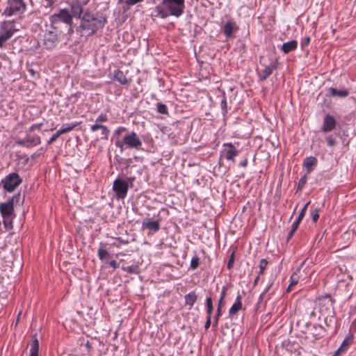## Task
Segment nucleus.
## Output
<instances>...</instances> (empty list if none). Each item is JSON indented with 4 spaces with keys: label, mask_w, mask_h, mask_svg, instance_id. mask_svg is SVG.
Masks as SVG:
<instances>
[{
    "label": "nucleus",
    "mask_w": 356,
    "mask_h": 356,
    "mask_svg": "<svg viewBox=\"0 0 356 356\" xmlns=\"http://www.w3.org/2000/svg\"><path fill=\"white\" fill-rule=\"evenodd\" d=\"M90 0H84L83 4L75 0L68 3V6L58 9L57 13L49 17V22L53 29L57 31L61 29V24L73 25V18L80 17L83 13V6L86 5Z\"/></svg>",
    "instance_id": "f257e3e1"
},
{
    "label": "nucleus",
    "mask_w": 356,
    "mask_h": 356,
    "mask_svg": "<svg viewBox=\"0 0 356 356\" xmlns=\"http://www.w3.org/2000/svg\"><path fill=\"white\" fill-rule=\"evenodd\" d=\"M80 24L76 28V31L81 35L89 37L102 29L107 23L105 15L99 13H93L89 9L83 10L80 17Z\"/></svg>",
    "instance_id": "f03ea898"
},
{
    "label": "nucleus",
    "mask_w": 356,
    "mask_h": 356,
    "mask_svg": "<svg viewBox=\"0 0 356 356\" xmlns=\"http://www.w3.org/2000/svg\"><path fill=\"white\" fill-rule=\"evenodd\" d=\"M26 10V4L24 0H7V7L3 15L10 17L16 14H23Z\"/></svg>",
    "instance_id": "7ed1b4c3"
},
{
    "label": "nucleus",
    "mask_w": 356,
    "mask_h": 356,
    "mask_svg": "<svg viewBox=\"0 0 356 356\" xmlns=\"http://www.w3.org/2000/svg\"><path fill=\"white\" fill-rule=\"evenodd\" d=\"M162 5L170 15L179 17L184 13V0H163Z\"/></svg>",
    "instance_id": "20e7f679"
},
{
    "label": "nucleus",
    "mask_w": 356,
    "mask_h": 356,
    "mask_svg": "<svg viewBox=\"0 0 356 356\" xmlns=\"http://www.w3.org/2000/svg\"><path fill=\"white\" fill-rule=\"evenodd\" d=\"M16 29H15V21H4L0 25V48H2L4 43L10 40Z\"/></svg>",
    "instance_id": "39448f33"
},
{
    "label": "nucleus",
    "mask_w": 356,
    "mask_h": 356,
    "mask_svg": "<svg viewBox=\"0 0 356 356\" xmlns=\"http://www.w3.org/2000/svg\"><path fill=\"white\" fill-rule=\"evenodd\" d=\"M22 182V179L17 172L10 173L1 180L3 188L9 193L14 191Z\"/></svg>",
    "instance_id": "423d86ee"
},
{
    "label": "nucleus",
    "mask_w": 356,
    "mask_h": 356,
    "mask_svg": "<svg viewBox=\"0 0 356 356\" xmlns=\"http://www.w3.org/2000/svg\"><path fill=\"white\" fill-rule=\"evenodd\" d=\"M19 197L20 194L19 193L17 195H14L7 202L0 203V213L2 218H13L15 217L14 202H18Z\"/></svg>",
    "instance_id": "0eeeda50"
},
{
    "label": "nucleus",
    "mask_w": 356,
    "mask_h": 356,
    "mask_svg": "<svg viewBox=\"0 0 356 356\" xmlns=\"http://www.w3.org/2000/svg\"><path fill=\"white\" fill-rule=\"evenodd\" d=\"M122 141L127 148L136 150L142 149V141L135 131L126 134L122 138Z\"/></svg>",
    "instance_id": "6e6552de"
},
{
    "label": "nucleus",
    "mask_w": 356,
    "mask_h": 356,
    "mask_svg": "<svg viewBox=\"0 0 356 356\" xmlns=\"http://www.w3.org/2000/svg\"><path fill=\"white\" fill-rule=\"evenodd\" d=\"M113 190L118 199H124L129 190V184L125 180L117 178L113 184Z\"/></svg>",
    "instance_id": "1a4fd4ad"
},
{
    "label": "nucleus",
    "mask_w": 356,
    "mask_h": 356,
    "mask_svg": "<svg viewBox=\"0 0 356 356\" xmlns=\"http://www.w3.org/2000/svg\"><path fill=\"white\" fill-rule=\"evenodd\" d=\"M223 147H225L223 151L221 152L220 157L224 155L225 158L231 161L232 162H235V157L238 155L239 150H238L234 145L232 143H226L223 144Z\"/></svg>",
    "instance_id": "9d476101"
},
{
    "label": "nucleus",
    "mask_w": 356,
    "mask_h": 356,
    "mask_svg": "<svg viewBox=\"0 0 356 356\" xmlns=\"http://www.w3.org/2000/svg\"><path fill=\"white\" fill-rule=\"evenodd\" d=\"M58 40V34L54 31H49L44 35L43 44L47 49H52L56 46Z\"/></svg>",
    "instance_id": "9b49d317"
},
{
    "label": "nucleus",
    "mask_w": 356,
    "mask_h": 356,
    "mask_svg": "<svg viewBox=\"0 0 356 356\" xmlns=\"http://www.w3.org/2000/svg\"><path fill=\"white\" fill-rule=\"evenodd\" d=\"M16 143L19 146L30 147L40 145L41 143V139L38 135L31 136L27 134L24 138L17 140Z\"/></svg>",
    "instance_id": "f8f14e48"
},
{
    "label": "nucleus",
    "mask_w": 356,
    "mask_h": 356,
    "mask_svg": "<svg viewBox=\"0 0 356 356\" xmlns=\"http://www.w3.org/2000/svg\"><path fill=\"white\" fill-rule=\"evenodd\" d=\"M279 62L277 59L271 62L268 65L266 66L264 70L258 72L259 80L260 81H264L266 80L273 73V70L278 67Z\"/></svg>",
    "instance_id": "ddd939ff"
},
{
    "label": "nucleus",
    "mask_w": 356,
    "mask_h": 356,
    "mask_svg": "<svg viewBox=\"0 0 356 356\" xmlns=\"http://www.w3.org/2000/svg\"><path fill=\"white\" fill-rule=\"evenodd\" d=\"M337 122L334 117L330 114H327L323 119L321 131L323 132L332 131L336 127Z\"/></svg>",
    "instance_id": "4468645a"
},
{
    "label": "nucleus",
    "mask_w": 356,
    "mask_h": 356,
    "mask_svg": "<svg viewBox=\"0 0 356 356\" xmlns=\"http://www.w3.org/2000/svg\"><path fill=\"white\" fill-rule=\"evenodd\" d=\"M90 130L92 132L97 131V130L101 131L100 139L103 140H107L110 134V129L105 125H97L92 124L90 126Z\"/></svg>",
    "instance_id": "2eb2a0df"
},
{
    "label": "nucleus",
    "mask_w": 356,
    "mask_h": 356,
    "mask_svg": "<svg viewBox=\"0 0 356 356\" xmlns=\"http://www.w3.org/2000/svg\"><path fill=\"white\" fill-rule=\"evenodd\" d=\"M223 33L227 38L232 37L234 33L238 29L235 22L227 21L222 26Z\"/></svg>",
    "instance_id": "dca6fc26"
},
{
    "label": "nucleus",
    "mask_w": 356,
    "mask_h": 356,
    "mask_svg": "<svg viewBox=\"0 0 356 356\" xmlns=\"http://www.w3.org/2000/svg\"><path fill=\"white\" fill-rule=\"evenodd\" d=\"M243 307L242 301H241V296L238 293L236 296L234 304L232 305L229 310V315L230 316L235 315L238 313Z\"/></svg>",
    "instance_id": "f3484780"
},
{
    "label": "nucleus",
    "mask_w": 356,
    "mask_h": 356,
    "mask_svg": "<svg viewBox=\"0 0 356 356\" xmlns=\"http://www.w3.org/2000/svg\"><path fill=\"white\" fill-rule=\"evenodd\" d=\"M298 47V42L296 40H292L289 42H284L281 47V50L285 54H289L291 51L296 50Z\"/></svg>",
    "instance_id": "a211bd4d"
},
{
    "label": "nucleus",
    "mask_w": 356,
    "mask_h": 356,
    "mask_svg": "<svg viewBox=\"0 0 356 356\" xmlns=\"http://www.w3.org/2000/svg\"><path fill=\"white\" fill-rule=\"evenodd\" d=\"M317 159L314 156H308L304 159L303 166L307 170V172H311L314 168L317 165Z\"/></svg>",
    "instance_id": "6ab92c4d"
},
{
    "label": "nucleus",
    "mask_w": 356,
    "mask_h": 356,
    "mask_svg": "<svg viewBox=\"0 0 356 356\" xmlns=\"http://www.w3.org/2000/svg\"><path fill=\"white\" fill-rule=\"evenodd\" d=\"M39 351V341L36 334L32 337L31 343L30 344V354L29 356H38Z\"/></svg>",
    "instance_id": "aec40b11"
},
{
    "label": "nucleus",
    "mask_w": 356,
    "mask_h": 356,
    "mask_svg": "<svg viewBox=\"0 0 356 356\" xmlns=\"http://www.w3.org/2000/svg\"><path fill=\"white\" fill-rule=\"evenodd\" d=\"M113 80L119 82L122 85H127L129 83L126 75L120 70H114Z\"/></svg>",
    "instance_id": "412c9836"
},
{
    "label": "nucleus",
    "mask_w": 356,
    "mask_h": 356,
    "mask_svg": "<svg viewBox=\"0 0 356 356\" xmlns=\"http://www.w3.org/2000/svg\"><path fill=\"white\" fill-rule=\"evenodd\" d=\"M142 225L143 227L152 230L154 232L160 229V222L159 220H149L147 221H143Z\"/></svg>",
    "instance_id": "4be33fe9"
},
{
    "label": "nucleus",
    "mask_w": 356,
    "mask_h": 356,
    "mask_svg": "<svg viewBox=\"0 0 356 356\" xmlns=\"http://www.w3.org/2000/svg\"><path fill=\"white\" fill-rule=\"evenodd\" d=\"M197 299L195 291H193L184 296L185 305L192 307Z\"/></svg>",
    "instance_id": "5701e85b"
},
{
    "label": "nucleus",
    "mask_w": 356,
    "mask_h": 356,
    "mask_svg": "<svg viewBox=\"0 0 356 356\" xmlns=\"http://www.w3.org/2000/svg\"><path fill=\"white\" fill-rule=\"evenodd\" d=\"M330 96H337L339 97H346L349 95V91L347 89L338 90L334 88H330L328 89Z\"/></svg>",
    "instance_id": "b1692460"
},
{
    "label": "nucleus",
    "mask_w": 356,
    "mask_h": 356,
    "mask_svg": "<svg viewBox=\"0 0 356 356\" xmlns=\"http://www.w3.org/2000/svg\"><path fill=\"white\" fill-rule=\"evenodd\" d=\"M313 327L315 330L313 334L316 339H320L324 336L325 330L322 325L319 324H314Z\"/></svg>",
    "instance_id": "393cba45"
},
{
    "label": "nucleus",
    "mask_w": 356,
    "mask_h": 356,
    "mask_svg": "<svg viewBox=\"0 0 356 356\" xmlns=\"http://www.w3.org/2000/svg\"><path fill=\"white\" fill-rule=\"evenodd\" d=\"M224 304L220 302H218V307L216 310V314L214 316L213 322V327L216 328L218 325V321L222 315V308L223 307Z\"/></svg>",
    "instance_id": "a878e982"
},
{
    "label": "nucleus",
    "mask_w": 356,
    "mask_h": 356,
    "mask_svg": "<svg viewBox=\"0 0 356 356\" xmlns=\"http://www.w3.org/2000/svg\"><path fill=\"white\" fill-rule=\"evenodd\" d=\"M97 254L100 260L104 261L109 256V252L104 248V244L100 243Z\"/></svg>",
    "instance_id": "bb28decb"
},
{
    "label": "nucleus",
    "mask_w": 356,
    "mask_h": 356,
    "mask_svg": "<svg viewBox=\"0 0 356 356\" xmlns=\"http://www.w3.org/2000/svg\"><path fill=\"white\" fill-rule=\"evenodd\" d=\"M206 307H207V317H211L213 305L211 296H209L206 299Z\"/></svg>",
    "instance_id": "cd10ccee"
},
{
    "label": "nucleus",
    "mask_w": 356,
    "mask_h": 356,
    "mask_svg": "<svg viewBox=\"0 0 356 356\" xmlns=\"http://www.w3.org/2000/svg\"><path fill=\"white\" fill-rule=\"evenodd\" d=\"M78 124L79 123L77 122L63 124L62 128L58 131H60L61 135L65 134L73 130Z\"/></svg>",
    "instance_id": "c85d7f7f"
},
{
    "label": "nucleus",
    "mask_w": 356,
    "mask_h": 356,
    "mask_svg": "<svg viewBox=\"0 0 356 356\" xmlns=\"http://www.w3.org/2000/svg\"><path fill=\"white\" fill-rule=\"evenodd\" d=\"M348 343L346 340H344L340 347L334 352L333 356H340V355L347 350Z\"/></svg>",
    "instance_id": "c756f323"
},
{
    "label": "nucleus",
    "mask_w": 356,
    "mask_h": 356,
    "mask_svg": "<svg viewBox=\"0 0 356 356\" xmlns=\"http://www.w3.org/2000/svg\"><path fill=\"white\" fill-rule=\"evenodd\" d=\"M122 270L128 273L138 274L139 273V267L136 265H132L129 266L122 267Z\"/></svg>",
    "instance_id": "7c9ffc66"
},
{
    "label": "nucleus",
    "mask_w": 356,
    "mask_h": 356,
    "mask_svg": "<svg viewBox=\"0 0 356 356\" xmlns=\"http://www.w3.org/2000/svg\"><path fill=\"white\" fill-rule=\"evenodd\" d=\"M108 116L106 113H101L96 118L95 123L94 124L102 125V123L108 121Z\"/></svg>",
    "instance_id": "2f4dec72"
},
{
    "label": "nucleus",
    "mask_w": 356,
    "mask_h": 356,
    "mask_svg": "<svg viewBox=\"0 0 356 356\" xmlns=\"http://www.w3.org/2000/svg\"><path fill=\"white\" fill-rule=\"evenodd\" d=\"M157 112L161 114L168 115V109L165 104L159 102L156 104Z\"/></svg>",
    "instance_id": "473e14b6"
},
{
    "label": "nucleus",
    "mask_w": 356,
    "mask_h": 356,
    "mask_svg": "<svg viewBox=\"0 0 356 356\" xmlns=\"http://www.w3.org/2000/svg\"><path fill=\"white\" fill-rule=\"evenodd\" d=\"M200 265V258L197 256H195L191 261L190 268L192 270H195Z\"/></svg>",
    "instance_id": "72a5a7b5"
},
{
    "label": "nucleus",
    "mask_w": 356,
    "mask_h": 356,
    "mask_svg": "<svg viewBox=\"0 0 356 356\" xmlns=\"http://www.w3.org/2000/svg\"><path fill=\"white\" fill-rule=\"evenodd\" d=\"M307 178L306 175L301 177V178L300 179V180L298 181V184L297 186V191H301L303 188V187L305 186V185L307 182Z\"/></svg>",
    "instance_id": "f704fd0d"
},
{
    "label": "nucleus",
    "mask_w": 356,
    "mask_h": 356,
    "mask_svg": "<svg viewBox=\"0 0 356 356\" xmlns=\"http://www.w3.org/2000/svg\"><path fill=\"white\" fill-rule=\"evenodd\" d=\"M310 214H311L313 222H316L319 218V209H312Z\"/></svg>",
    "instance_id": "c9c22d12"
},
{
    "label": "nucleus",
    "mask_w": 356,
    "mask_h": 356,
    "mask_svg": "<svg viewBox=\"0 0 356 356\" xmlns=\"http://www.w3.org/2000/svg\"><path fill=\"white\" fill-rule=\"evenodd\" d=\"M273 280H272L268 285L266 287L264 291L259 296V300L261 302L264 299L266 294L268 292L271 286H273Z\"/></svg>",
    "instance_id": "e433bc0d"
},
{
    "label": "nucleus",
    "mask_w": 356,
    "mask_h": 356,
    "mask_svg": "<svg viewBox=\"0 0 356 356\" xmlns=\"http://www.w3.org/2000/svg\"><path fill=\"white\" fill-rule=\"evenodd\" d=\"M220 106H221V109L223 112V114L225 115V113H227V99H226V97L225 95H223L222 99L221 100Z\"/></svg>",
    "instance_id": "4c0bfd02"
},
{
    "label": "nucleus",
    "mask_w": 356,
    "mask_h": 356,
    "mask_svg": "<svg viewBox=\"0 0 356 356\" xmlns=\"http://www.w3.org/2000/svg\"><path fill=\"white\" fill-rule=\"evenodd\" d=\"M13 218H3V222L6 229H11L13 228Z\"/></svg>",
    "instance_id": "58836bf2"
},
{
    "label": "nucleus",
    "mask_w": 356,
    "mask_h": 356,
    "mask_svg": "<svg viewBox=\"0 0 356 356\" xmlns=\"http://www.w3.org/2000/svg\"><path fill=\"white\" fill-rule=\"evenodd\" d=\"M311 203L310 201L307 202L305 206L302 207V209H301L299 215H298V218H299V220H302L304 216H305V213H306V211H307V207L309 205V204Z\"/></svg>",
    "instance_id": "ea45409f"
},
{
    "label": "nucleus",
    "mask_w": 356,
    "mask_h": 356,
    "mask_svg": "<svg viewBox=\"0 0 356 356\" xmlns=\"http://www.w3.org/2000/svg\"><path fill=\"white\" fill-rule=\"evenodd\" d=\"M61 135L60 131L58 130L48 140V145H51L54 143Z\"/></svg>",
    "instance_id": "a19ab883"
},
{
    "label": "nucleus",
    "mask_w": 356,
    "mask_h": 356,
    "mask_svg": "<svg viewBox=\"0 0 356 356\" xmlns=\"http://www.w3.org/2000/svg\"><path fill=\"white\" fill-rule=\"evenodd\" d=\"M234 259H235V253H234V252H233L230 254L229 261L227 262V268L229 269H231L233 267L234 263Z\"/></svg>",
    "instance_id": "79ce46f5"
},
{
    "label": "nucleus",
    "mask_w": 356,
    "mask_h": 356,
    "mask_svg": "<svg viewBox=\"0 0 356 356\" xmlns=\"http://www.w3.org/2000/svg\"><path fill=\"white\" fill-rule=\"evenodd\" d=\"M326 141L329 147H334L337 145V140L332 136H327L326 138Z\"/></svg>",
    "instance_id": "37998d69"
},
{
    "label": "nucleus",
    "mask_w": 356,
    "mask_h": 356,
    "mask_svg": "<svg viewBox=\"0 0 356 356\" xmlns=\"http://www.w3.org/2000/svg\"><path fill=\"white\" fill-rule=\"evenodd\" d=\"M42 123H38V124H32L29 128V130L27 131L29 132H33L36 129H40L42 126Z\"/></svg>",
    "instance_id": "c03bdc74"
},
{
    "label": "nucleus",
    "mask_w": 356,
    "mask_h": 356,
    "mask_svg": "<svg viewBox=\"0 0 356 356\" xmlns=\"http://www.w3.org/2000/svg\"><path fill=\"white\" fill-rule=\"evenodd\" d=\"M144 0H124L126 5L129 7L136 5L138 3L143 1Z\"/></svg>",
    "instance_id": "a18cd8bd"
},
{
    "label": "nucleus",
    "mask_w": 356,
    "mask_h": 356,
    "mask_svg": "<svg viewBox=\"0 0 356 356\" xmlns=\"http://www.w3.org/2000/svg\"><path fill=\"white\" fill-rule=\"evenodd\" d=\"M226 291H227V287L225 286H222V291H221V293H220V299L218 300V302H221V303L224 304V299H225V295H226Z\"/></svg>",
    "instance_id": "49530a36"
},
{
    "label": "nucleus",
    "mask_w": 356,
    "mask_h": 356,
    "mask_svg": "<svg viewBox=\"0 0 356 356\" xmlns=\"http://www.w3.org/2000/svg\"><path fill=\"white\" fill-rule=\"evenodd\" d=\"M291 282L289 284V287H292V286L296 285L298 282V277L297 275H296V274L292 275V276L291 277Z\"/></svg>",
    "instance_id": "de8ad7c7"
},
{
    "label": "nucleus",
    "mask_w": 356,
    "mask_h": 356,
    "mask_svg": "<svg viewBox=\"0 0 356 356\" xmlns=\"http://www.w3.org/2000/svg\"><path fill=\"white\" fill-rule=\"evenodd\" d=\"M268 265V261L265 259H262L259 261V269L264 270Z\"/></svg>",
    "instance_id": "09e8293b"
},
{
    "label": "nucleus",
    "mask_w": 356,
    "mask_h": 356,
    "mask_svg": "<svg viewBox=\"0 0 356 356\" xmlns=\"http://www.w3.org/2000/svg\"><path fill=\"white\" fill-rule=\"evenodd\" d=\"M310 42V38L305 37L300 43L301 48L303 49L305 47L308 46Z\"/></svg>",
    "instance_id": "8fccbe9b"
},
{
    "label": "nucleus",
    "mask_w": 356,
    "mask_h": 356,
    "mask_svg": "<svg viewBox=\"0 0 356 356\" xmlns=\"http://www.w3.org/2000/svg\"><path fill=\"white\" fill-rule=\"evenodd\" d=\"M127 129L126 127H118L115 130V132H114V134L115 135H120L122 132H124V131H127Z\"/></svg>",
    "instance_id": "3c124183"
},
{
    "label": "nucleus",
    "mask_w": 356,
    "mask_h": 356,
    "mask_svg": "<svg viewBox=\"0 0 356 356\" xmlns=\"http://www.w3.org/2000/svg\"><path fill=\"white\" fill-rule=\"evenodd\" d=\"M301 220H299V218H297V219L292 224L291 229H293V230L296 232V230L298 229V228L299 227V225H300Z\"/></svg>",
    "instance_id": "603ef678"
},
{
    "label": "nucleus",
    "mask_w": 356,
    "mask_h": 356,
    "mask_svg": "<svg viewBox=\"0 0 356 356\" xmlns=\"http://www.w3.org/2000/svg\"><path fill=\"white\" fill-rule=\"evenodd\" d=\"M156 10L159 12V14L161 16V17L164 18L168 16V13L163 11V9L161 8V7L157 6Z\"/></svg>",
    "instance_id": "864d4df0"
},
{
    "label": "nucleus",
    "mask_w": 356,
    "mask_h": 356,
    "mask_svg": "<svg viewBox=\"0 0 356 356\" xmlns=\"http://www.w3.org/2000/svg\"><path fill=\"white\" fill-rule=\"evenodd\" d=\"M248 158L246 157L244 159H243L242 161H241L238 165L241 167L245 168L248 165Z\"/></svg>",
    "instance_id": "5fc2aeb1"
},
{
    "label": "nucleus",
    "mask_w": 356,
    "mask_h": 356,
    "mask_svg": "<svg viewBox=\"0 0 356 356\" xmlns=\"http://www.w3.org/2000/svg\"><path fill=\"white\" fill-rule=\"evenodd\" d=\"M109 265H110V266H111L114 269H116V268H118L119 267V264H118V262L115 260L111 261L109 262Z\"/></svg>",
    "instance_id": "6e6d98bb"
},
{
    "label": "nucleus",
    "mask_w": 356,
    "mask_h": 356,
    "mask_svg": "<svg viewBox=\"0 0 356 356\" xmlns=\"http://www.w3.org/2000/svg\"><path fill=\"white\" fill-rule=\"evenodd\" d=\"M211 317H207V321H206V323H205V325H204V329L207 330L209 328V327L211 326Z\"/></svg>",
    "instance_id": "4d7b16f0"
},
{
    "label": "nucleus",
    "mask_w": 356,
    "mask_h": 356,
    "mask_svg": "<svg viewBox=\"0 0 356 356\" xmlns=\"http://www.w3.org/2000/svg\"><path fill=\"white\" fill-rule=\"evenodd\" d=\"M115 144L118 147L120 148L122 152L123 151V145H124L123 143L120 142V140H117L115 141Z\"/></svg>",
    "instance_id": "13d9d810"
},
{
    "label": "nucleus",
    "mask_w": 356,
    "mask_h": 356,
    "mask_svg": "<svg viewBox=\"0 0 356 356\" xmlns=\"http://www.w3.org/2000/svg\"><path fill=\"white\" fill-rule=\"evenodd\" d=\"M68 26L67 33L72 35L74 33L73 25H66Z\"/></svg>",
    "instance_id": "bf43d9fd"
},
{
    "label": "nucleus",
    "mask_w": 356,
    "mask_h": 356,
    "mask_svg": "<svg viewBox=\"0 0 356 356\" xmlns=\"http://www.w3.org/2000/svg\"><path fill=\"white\" fill-rule=\"evenodd\" d=\"M295 232H296V231L291 229L290 232L288 234L287 241H289V239H291L293 237Z\"/></svg>",
    "instance_id": "052dcab7"
},
{
    "label": "nucleus",
    "mask_w": 356,
    "mask_h": 356,
    "mask_svg": "<svg viewBox=\"0 0 356 356\" xmlns=\"http://www.w3.org/2000/svg\"><path fill=\"white\" fill-rule=\"evenodd\" d=\"M115 239L120 242V243L122 244H127L128 243V241H124L122 238L120 237H118V238H115Z\"/></svg>",
    "instance_id": "680f3d73"
},
{
    "label": "nucleus",
    "mask_w": 356,
    "mask_h": 356,
    "mask_svg": "<svg viewBox=\"0 0 356 356\" xmlns=\"http://www.w3.org/2000/svg\"><path fill=\"white\" fill-rule=\"evenodd\" d=\"M85 346L88 350H90L92 348V344L89 341H86V343H85Z\"/></svg>",
    "instance_id": "e2e57ef3"
},
{
    "label": "nucleus",
    "mask_w": 356,
    "mask_h": 356,
    "mask_svg": "<svg viewBox=\"0 0 356 356\" xmlns=\"http://www.w3.org/2000/svg\"><path fill=\"white\" fill-rule=\"evenodd\" d=\"M259 280V275H258L257 276V277L254 279V286H256V285L258 284Z\"/></svg>",
    "instance_id": "0e129e2a"
},
{
    "label": "nucleus",
    "mask_w": 356,
    "mask_h": 356,
    "mask_svg": "<svg viewBox=\"0 0 356 356\" xmlns=\"http://www.w3.org/2000/svg\"><path fill=\"white\" fill-rule=\"evenodd\" d=\"M324 300H327L328 302H332V298L330 295H327L325 296Z\"/></svg>",
    "instance_id": "69168bd1"
},
{
    "label": "nucleus",
    "mask_w": 356,
    "mask_h": 356,
    "mask_svg": "<svg viewBox=\"0 0 356 356\" xmlns=\"http://www.w3.org/2000/svg\"><path fill=\"white\" fill-rule=\"evenodd\" d=\"M264 270H259V275H262V274L264 273Z\"/></svg>",
    "instance_id": "338daca9"
},
{
    "label": "nucleus",
    "mask_w": 356,
    "mask_h": 356,
    "mask_svg": "<svg viewBox=\"0 0 356 356\" xmlns=\"http://www.w3.org/2000/svg\"><path fill=\"white\" fill-rule=\"evenodd\" d=\"M264 270H259V275H262V274L264 273Z\"/></svg>",
    "instance_id": "774afa93"
}]
</instances>
